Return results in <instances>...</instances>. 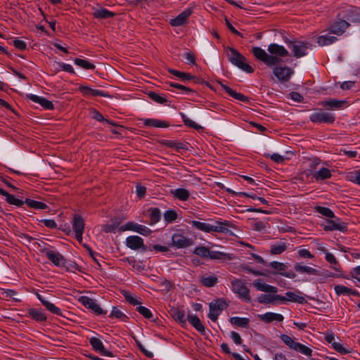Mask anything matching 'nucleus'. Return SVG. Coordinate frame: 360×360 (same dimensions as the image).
I'll return each mask as SVG.
<instances>
[{
	"label": "nucleus",
	"mask_w": 360,
	"mask_h": 360,
	"mask_svg": "<svg viewBox=\"0 0 360 360\" xmlns=\"http://www.w3.org/2000/svg\"><path fill=\"white\" fill-rule=\"evenodd\" d=\"M266 155L268 157H270V158L276 163H282L286 160V158L284 156H282L278 153H273L271 155L268 154Z\"/></svg>",
	"instance_id": "62"
},
{
	"label": "nucleus",
	"mask_w": 360,
	"mask_h": 360,
	"mask_svg": "<svg viewBox=\"0 0 360 360\" xmlns=\"http://www.w3.org/2000/svg\"><path fill=\"white\" fill-rule=\"evenodd\" d=\"M241 268L246 273L251 274L255 276L264 275V274L262 271L252 269L249 264H243L242 265Z\"/></svg>",
	"instance_id": "56"
},
{
	"label": "nucleus",
	"mask_w": 360,
	"mask_h": 360,
	"mask_svg": "<svg viewBox=\"0 0 360 360\" xmlns=\"http://www.w3.org/2000/svg\"><path fill=\"white\" fill-rule=\"evenodd\" d=\"M148 96L153 101L160 104H164L167 101V98L163 95H160L155 92H150Z\"/></svg>",
	"instance_id": "57"
},
{
	"label": "nucleus",
	"mask_w": 360,
	"mask_h": 360,
	"mask_svg": "<svg viewBox=\"0 0 360 360\" xmlns=\"http://www.w3.org/2000/svg\"><path fill=\"white\" fill-rule=\"evenodd\" d=\"M0 194L5 196L6 202L11 205L20 207L24 203L22 200L16 198L13 195L8 193L2 188H0Z\"/></svg>",
	"instance_id": "38"
},
{
	"label": "nucleus",
	"mask_w": 360,
	"mask_h": 360,
	"mask_svg": "<svg viewBox=\"0 0 360 360\" xmlns=\"http://www.w3.org/2000/svg\"><path fill=\"white\" fill-rule=\"evenodd\" d=\"M316 210L319 214H322L323 216L327 217L328 218H334V217H335L333 212L328 207L318 206L316 207Z\"/></svg>",
	"instance_id": "54"
},
{
	"label": "nucleus",
	"mask_w": 360,
	"mask_h": 360,
	"mask_svg": "<svg viewBox=\"0 0 360 360\" xmlns=\"http://www.w3.org/2000/svg\"><path fill=\"white\" fill-rule=\"evenodd\" d=\"M37 297L38 300L41 302V303L52 314L58 315V316H62V311L61 309L56 307L53 303L50 302L48 299L42 296L41 295L37 293Z\"/></svg>",
	"instance_id": "22"
},
{
	"label": "nucleus",
	"mask_w": 360,
	"mask_h": 360,
	"mask_svg": "<svg viewBox=\"0 0 360 360\" xmlns=\"http://www.w3.org/2000/svg\"><path fill=\"white\" fill-rule=\"evenodd\" d=\"M278 301L276 295H262L258 297V302L260 303L270 304Z\"/></svg>",
	"instance_id": "51"
},
{
	"label": "nucleus",
	"mask_w": 360,
	"mask_h": 360,
	"mask_svg": "<svg viewBox=\"0 0 360 360\" xmlns=\"http://www.w3.org/2000/svg\"><path fill=\"white\" fill-rule=\"evenodd\" d=\"M210 252V250L205 246L196 247L193 250L194 254L204 258H209Z\"/></svg>",
	"instance_id": "49"
},
{
	"label": "nucleus",
	"mask_w": 360,
	"mask_h": 360,
	"mask_svg": "<svg viewBox=\"0 0 360 360\" xmlns=\"http://www.w3.org/2000/svg\"><path fill=\"white\" fill-rule=\"evenodd\" d=\"M228 306V302L224 298L214 300L209 304V319L213 321H216L222 311Z\"/></svg>",
	"instance_id": "6"
},
{
	"label": "nucleus",
	"mask_w": 360,
	"mask_h": 360,
	"mask_svg": "<svg viewBox=\"0 0 360 360\" xmlns=\"http://www.w3.org/2000/svg\"><path fill=\"white\" fill-rule=\"evenodd\" d=\"M296 352H299L301 354L307 356H311L312 355L313 351L311 348L308 347L306 345H304L300 342L297 343L296 349H295Z\"/></svg>",
	"instance_id": "50"
},
{
	"label": "nucleus",
	"mask_w": 360,
	"mask_h": 360,
	"mask_svg": "<svg viewBox=\"0 0 360 360\" xmlns=\"http://www.w3.org/2000/svg\"><path fill=\"white\" fill-rule=\"evenodd\" d=\"M273 73L278 80L287 82L293 75L294 71L292 68L288 67L276 66L273 69Z\"/></svg>",
	"instance_id": "15"
},
{
	"label": "nucleus",
	"mask_w": 360,
	"mask_h": 360,
	"mask_svg": "<svg viewBox=\"0 0 360 360\" xmlns=\"http://www.w3.org/2000/svg\"><path fill=\"white\" fill-rule=\"evenodd\" d=\"M347 179L358 185H360V170H355L347 174Z\"/></svg>",
	"instance_id": "55"
},
{
	"label": "nucleus",
	"mask_w": 360,
	"mask_h": 360,
	"mask_svg": "<svg viewBox=\"0 0 360 360\" xmlns=\"http://www.w3.org/2000/svg\"><path fill=\"white\" fill-rule=\"evenodd\" d=\"M188 322L200 333L204 334L205 329L200 319L195 314H188L187 316Z\"/></svg>",
	"instance_id": "31"
},
{
	"label": "nucleus",
	"mask_w": 360,
	"mask_h": 360,
	"mask_svg": "<svg viewBox=\"0 0 360 360\" xmlns=\"http://www.w3.org/2000/svg\"><path fill=\"white\" fill-rule=\"evenodd\" d=\"M27 98L29 100L39 104L42 108H44L46 110H52L54 108V105L52 103V102L44 97L37 96L34 94H28L27 95Z\"/></svg>",
	"instance_id": "24"
},
{
	"label": "nucleus",
	"mask_w": 360,
	"mask_h": 360,
	"mask_svg": "<svg viewBox=\"0 0 360 360\" xmlns=\"http://www.w3.org/2000/svg\"><path fill=\"white\" fill-rule=\"evenodd\" d=\"M345 103V101L330 99L323 101L321 103V105L326 108L327 109L335 110L341 108Z\"/></svg>",
	"instance_id": "39"
},
{
	"label": "nucleus",
	"mask_w": 360,
	"mask_h": 360,
	"mask_svg": "<svg viewBox=\"0 0 360 360\" xmlns=\"http://www.w3.org/2000/svg\"><path fill=\"white\" fill-rule=\"evenodd\" d=\"M229 321L231 324L236 325L238 327L248 328L250 319L245 317L233 316L230 318Z\"/></svg>",
	"instance_id": "42"
},
{
	"label": "nucleus",
	"mask_w": 360,
	"mask_h": 360,
	"mask_svg": "<svg viewBox=\"0 0 360 360\" xmlns=\"http://www.w3.org/2000/svg\"><path fill=\"white\" fill-rule=\"evenodd\" d=\"M110 317L116 318L123 321H124L125 319L127 318V316L117 307L112 308L111 313L110 314Z\"/></svg>",
	"instance_id": "53"
},
{
	"label": "nucleus",
	"mask_w": 360,
	"mask_h": 360,
	"mask_svg": "<svg viewBox=\"0 0 360 360\" xmlns=\"http://www.w3.org/2000/svg\"><path fill=\"white\" fill-rule=\"evenodd\" d=\"M209 258L211 259L232 260L235 258L233 254L219 251L210 252Z\"/></svg>",
	"instance_id": "36"
},
{
	"label": "nucleus",
	"mask_w": 360,
	"mask_h": 360,
	"mask_svg": "<svg viewBox=\"0 0 360 360\" xmlns=\"http://www.w3.org/2000/svg\"><path fill=\"white\" fill-rule=\"evenodd\" d=\"M295 270L300 274H306L308 275L318 276L319 272L317 269L303 264L302 263H296L295 264Z\"/></svg>",
	"instance_id": "29"
},
{
	"label": "nucleus",
	"mask_w": 360,
	"mask_h": 360,
	"mask_svg": "<svg viewBox=\"0 0 360 360\" xmlns=\"http://www.w3.org/2000/svg\"><path fill=\"white\" fill-rule=\"evenodd\" d=\"M252 228L254 230L259 232H265L266 231V224L261 221L254 222L252 224Z\"/></svg>",
	"instance_id": "61"
},
{
	"label": "nucleus",
	"mask_w": 360,
	"mask_h": 360,
	"mask_svg": "<svg viewBox=\"0 0 360 360\" xmlns=\"http://www.w3.org/2000/svg\"><path fill=\"white\" fill-rule=\"evenodd\" d=\"M323 252L326 253V260L329 262L332 265V268L336 271H340V266L339 263L338 262L335 255L330 252H326L325 250H322Z\"/></svg>",
	"instance_id": "43"
},
{
	"label": "nucleus",
	"mask_w": 360,
	"mask_h": 360,
	"mask_svg": "<svg viewBox=\"0 0 360 360\" xmlns=\"http://www.w3.org/2000/svg\"><path fill=\"white\" fill-rule=\"evenodd\" d=\"M267 51L269 54L261 47L254 46L252 48L251 52L257 60L263 62L268 67H273L279 64L282 61L281 58L289 55L288 51L283 46L276 43L270 44L268 46Z\"/></svg>",
	"instance_id": "1"
},
{
	"label": "nucleus",
	"mask_w": 360,
	"mask_h": 360,
	"mask_svg": "<svg viewBox=\"0 0 360 360\" xmlns=\"http://www.w3.org/2000/svg\"><path fill=\"white\" fill-rule=\"evenodd\" d=\"M89 342L92 347V348L96 351L99 352L101 354L106 356H112V353L110 352L107 351L105 349L104 345L101 340L96 337H91L89 339Z\"/></svg>",
	"instance_id": "21"
},
{
	"label": "nucleus",
	"mask_w": 360,
	"mask_h": 360,
	"mask_svg": "<svg viewBox=\"0 0 360 360\" xmlns=\"http://www.w3.org/2000/svg\"><path fill=\"white\" fill-rule=\"evenodd\" d=\"M93 15L97 19H108L115 15L113 12L102 7L93 8Z\"/></svg>",
	"instance_id": "28"
},
{
	"label": "nucleus",
	"mask_w": 360,
	"mask_h": 360,
	"mask_svg": "<svg viewBox=\"0 0 360 360\" xmlns=\"http://www.w3.org/2000/svg\"><path fill=\"white\" fill-rule=\"evenodd\" d=\"M181 117L183 119L184 123L191 128H193L195 129H200L202 128L201 126H200L198 124H197L195 122L190 119L188 117H187L184 113H181Z\"/></svg>",
	"instance_id": "52"
},
{
	"label": "nucleus",
	"mask_w": 360,
	"mask_h": 360,
	"mask_svg": "<svg viewBox=\"0 0 360 360\" xmlns=\"http://www.w3.org/2000/svg\"><path fill=\"white\" fill-rule=\"evenodd\" d=\"M269 266L276 271V274H278L284 277L288 278H294L296 275L292 271H288V264L276 261L270 262Z\"/></svg>",
	"instance_id": "14"
},
{
	"label": "nucleus",
	"mask_w": 360,
	"mask_h": 360,
	"mask_svg": "<svg viewBox=\"0 0 360 360\" xmlns=\"http://www.w3.org/2000/svg\"><path fill=\"white\" fill-rule=\"evenodd\" d=\"M311 175L316 181L325 180L331 177V171L328 168L322 167L318 171L313 172Z\"/></svg>",
	"instance_id": "32"
},
{
	"label": "nucleus",
	"mask_w": 360,
	"mask_h": 360,
	"mask_svg": "<svg viewBox=\"0 0 360 360\" xmlns=\"http://www.w3.org/2000/svg\"><path fill=\"white\" fill-rule=\"evenodd\" d=\"M79 302L84 305L86 308L91 310L94 313L97 315L105 314L106 311L103 310L100 305L97 303V301L94 299L90 298L88 296H81L79 298Z\"/></svg>",
	"instance_id": "12"
},
{
	"label": "nucleus",
	"mask_w": 360,
	"mask_h": 360,
	"mask_svg": "<svg viewBox=\"0 0 360 360\" xmlns=\"http://www.w3.org/2000/svg\"><path fill=\"white\" fill-rule=\"evenodd\" d=\"M143 124L148 127H153L155 128H166L169 126V124L163 120L157 119L147 118L144 119Z\"/></svg>",
	"instance_id": "37"
},
{
	"label": "nucleus",
	"mask_w": 360,
	"mask_h": 360,
	"mask_svg": "<svg viewBox=\"0 0 360 360\" xmlns=\"http://www.w3.org/2000/svg\"><path fill=\"white\" fill-rule=\"evenodd\" d=\"M334 290L337 295H354L359 296L358 291L352 290L347 286L342 285H336L334 286Z\"/></svg>",
	"instance_id": "30"
},
{
	"label": "nucleus",
	"mask_w": 360,
	"mask_h": 360,
	"mask_svg": "<svg viewBox=\"0 0 360 360\" xmlns=\"http://www.w3.org/2000/svg\"><path fill=\"white\" fill-rule=\"evenodd\" d=\"M41 252L56 266L65 268L67 271L77 270L78 269L77 264L75 262L68 263L63 255L56 250L44 248L41 250Z\"/></svg>",
	"instance_id": "3"
},
{
	"label": "nucleus",
	"mask_w": 360,
	"mask_h": 360,
	"mask_svg": "<svg viewBox=\"0 0 360 360\" xmlns=\"http://www.w3.org/2000/svg\"><path fill=\"white\" fill-rule=\"evenodd\" d=\"M325 231H333L338 230L344 231L347 229L346 224L344 222L340 221V219L328 220L327 224L324 226Z\"/></svg>",
	"instance_id": "27"
},
{
	"label": "nucleus",
	"mask_w": 360,
	"mask_h": 360,
	"mask_svg": "<svg viewBox=\"0 0 360 360\" xmlns=\"http://www.w3.org/2000/svg\"><path fill=\"white\" fill-rule=\"evenodd\" d=\"M84 226L85 223L83 218L78 214H75L72 220V228L75 238L79 243H82L83 240L82 236L84 231Z\"/></svg>",
	"instance_id": "10"
},
{
	"label": "nucleus",
	"mask_w": 360,
	"mask_h": 360,
	"mask_svg": "<svg viewBox=\"0 0 360 360\" xmlns=\"http://www.w3.org/2000/svg\"><path fill=\"white\" fill-rule=\"evenodd\" d=\"M192 13L193 9L191 8H186L179 13L176 18L171 19L169 24L173 27H179L184 25Z\"/></svg>",
	"instance_id": "16"
},
{
	"label": "nucleus",
	"mask_w": 360,
	"mask_h": 360,
	"mask_svg": "<svg viewBox=\"0 0 360 360\" xmlns=\"http://www.w3.org/2000/svg\"><path fill=\"white\" fill-rule=\"evenodd\" d=\"M74 63L76 65L85 70H94L95 68V65L93 63L85 59L76 58L75 59Z\"/></svg>",
	"instance_id": "45"
},
{
	"label": "nucleus",
	"mask_w": 360,
	"mask_h": 360,
	"mask_svg": "<svg viewBox=\"0 0 360 360\" xmlns=\"http://www.w3.org/2000/svg\"><path fill=\"white\" fill-rule=\"evenodd\" d=\"M288 46L292 50L295 57L301 58L308 53L311 45L307 41L296 40L290 41Z\"/></svg>",
	"instance_id": "8"
},
{
	"label": "nucleus",
	"mask_w": 360,
	"mask_h": 360,
	"mask_svg": "<svg viewBox=\"0 0 360 360\" xmlns=\"http://www.w3.org/2000/svg\"><path fill=\"white\" fill-rule=\"evenodd\" d=\"M169 314L176 321H178L181 324L186 323L185 313L184 311H181L178 308L173 307L170 309Z\"/></svg>",
	"instance_id": "41"
},
{
	"label": "nucleus",
	"mask_w": 360,
	"mask_h": 360,
	"mask_svg": "<svg viewBox=\"0 0 360 360\" xmlns=\"http://www.w3.org/2000/svg\"><path fill=\"white\" fill-rule=\"evenodd\" d=\"M136 310L146 319H151L153 318V314L151 311L146 308V307L141 306L140 304L137 306Z\"/></svg>",
	"instance_id": "58"
},
{
	"label": "nucleus",
	"mask_w": 360,
	"mask_h": 360,
	"mask_svg": "<svg viewBox=\"0 0 360 360\" xmlns=\"http://www.w3.org/2000/svg\"><path fill=\"white\" fill-rule=\"evenodd\" d=\"M169 72L172 75L180 78L182 81H188V80H191L193 78V77L191 75H190L189 73L180 72V71H178V70H176L174 69H169Z\"/></svg>",
	"instance_id": "46"
},
{
	"label": "nucleus",
	"mask_w": 360,
	"mask_h": 360,
	"mask_svg": "<svg viewBox=\"0 0 360 360\" xmlns=\"http://www.w3.org/2000/svg\"><path fill=\"white\" fill-rule=\"evenodd\" d=\"M199 282L206 288H212L218 283V277L214 274H205L199 276Z\"/></svg>",
	"instance_id": "23"
},
{
	"label": "nucleus",
	"mask_w": 360,
	"mask_h": 360,
	"mask_svg": "<svg viewBox=\"0 0 360 360\" xmlns=\"http://www.w3.org/2000/svg\"><path fill=\"white\" fill-rule=\"evenodd\" d=\"M120 229L122 231H131L144 236H148L152 233V231L148 227L139 224L134 221L127 222L121 226Z\"/></svg>",
	"instance_id": "11"
},
{
	"label": "nucleus",
	"mask_w": 360,
	"mask_h": 360,
	"mask_svg": "<svg viewBox=\"0 0 360 360\" xmlns=\"http://www.w3.org/2000/svg\"><path fill=\"white\" fill-rule=\"evenodd\" d=\"M126 245L131 250H145L143 240L138 236H131L126 238Z\"/></svg>",
	"instance_id": "20"
},
{
	"label": "nucleus",
	"mask_w": 360,
	"mask_h": 360,
	"mask_svg": "<svg viewBox=\"0 0 360 360\" xmlns=\"http://www.w3.org/2000/svg\"><path fill=\"white\" fill-rule=\"evenodd\" d=\"M191 224L195 229L205 233H228L231 224L228 221H216L214 224L199 221H192Z\"/></svg>",
	"instance_id": "2"
},
{
	"label": "nucleus",
	"mask_w": 360,
	"mask_h": 360,
	"mask_svg": "<svg viewBox=\"0 0 360 360\" xmlns=\"http://www.w3.org/2000/svg\"><path fill=\"white\" fill-rule=\"evenodd\" d=\"M232 291L238 295L239 297L247 302L251 301L250 290L245 284L240 279L233 278L231 281Z\"/></svg>",
	"instance_id": "7"
},
{
	"label": "nucleus",
	"mask_w": 360,
	"mask_h": 360,
	"mask_svg": "<svg viewBox=\"0 0 360 360\" xmlns=\"http://www.w3.org/2000/svg\"><path fill=\"white\" fill-rule=\"evenodd\" d=\"M258 318L266 323H269L273 321L282 322L284 319L282 314L274 312H266L263 314H258Z\"/></svg>",
	"instance_id": "25"
},
{
	"label": "nucleus",
	"mask_w": 360,
	"mask_h": 360,
	"mask_svg": "<svg viewBox=\"0 0 360 360\" xmlns=\"http://www.w3.org/2000/svg\"><path fill=\"white\" fill-rule=\"evenodd\" d=\"M298 255L302 258L312 259L314 257V255L307 249L299 250Z\"/></svg>",
	"instance_id": "63"
},
{
	"label": "nucleus",
	"mask_w": 360,
	"mask_h": 360,
	"mask_svg": "<svg viewBox=\"0 0 360 360\" xmlns=\"http://www.w3.org/2000/svg\"><path fill=\"white\" fill-rule=\"evenodd\" d=\"M164 218L165 221L168 222H172L177 218V214L174 210H169L165 212Z\"/></svg>",
	"instance_id": "60"
},
{
	"label": "nucleus",
	"mask_w": 360,
	"mask_h": 360,
	"mask_svg": "<svg viewBox=\"0 0 360 360\" xmlns=\"http://www.w3.org/2000/svg\"><path fill=\"white\" fill-rule=\"evenodd\" d=\"M172 245L177 248H185L193 245V241L184 233L177 232L172 237Z\"/></svg>",
	"instance_id": "13"
},
{
	"label": "nucleus",
	"mask_w": 360,
	"mask_h": 360,
	"mask_svg": "<svg viewBox=\"0 0 360 360\" xmlns=\"http://www.w3.org/2000/svg\"><path fill=\"white\" fill-rule=\"evenodd\" d=\"M288 244L283 241H278L271 245L270 252L271 255H281L288 248Z\"/></svg>",
	"instance_id": "34"
},
{
	"label": "nucleus",
	"mask_w": 360,
	"mask_h": 360,
	"mask_svg": "<svg viewBox=\"0 0 360 360\" xmlns=\"http://www.w3.org/2000/svg\"><path fill=\"white\" fill-rule=\"evenodd\" d=\"M150 219L151 224H155L158 222L161 217V212L158 208H151L150 210Z\"/></svg>",
	"instance_id": "48"
},
{
	"label": "nucleus",
	"mask_w": 360,
	"mask_h": 360,
	"mask_svg": "<svg viewBox=\"0 0 360 360\" xmlns=\"http://www.w3.org/2000/svg\"><path fill=\"white\" fill-rule=\"evenodd\" d=\"M309 120L314 123H333L335 121V116L331 112L318 110L309 115Z\"/></svg>",
	"instance_id": "9"
},
{
	"label": "nucleus",
	"mask_w": 360,
	"mask_h": 360,
	"mask_svg": "<svg viewBox=\"0 0 360 360\" xmlns=\"http://www.w3.org/2000/svg\"><path fill=\"white\" fill-rule=\"evenodd\" d=\"M171 193L174 198L181 201H186L190 197V192L184 188L172 190Z\"/></svg>",
	"instance_id": "35"
},
{
	"label": "nucleus",
	"mask_w": 360,
	"mask_h": 360,
	"mask_svg": "<svg viewBox=\"0 0 360 360\" xmlns=\"http://www.w3.org/2000/svg\"><path fill=\"white\" fill-rule=\"evenodd\" d=\"M226 55L229 60L242 70L248 73L254 72V69L247 63L245 58L235 49L228 47Z\"/></svg>",
	"instance_id": "4"
},
{
	"label": "nucleus",
	"mask_w": 360,
	"mask_h": 360,
	"mask_svg": "<svg viewBox=\"0 0 360 360\" xmlns=\"http://www.w3.org/2000/svg\"><path fill=\"white\" fill-rule=\"evenodd\" d=\"M230 337L236 345H240L242 343V338L239 333L232 331L231 332Z\"/></svg>",
	"instance_id": "64"
},
{
	"label": "nucleus",
	"mask_w": 360,
	"mask_h": 360,
	"mask_svg": "<svg viewBox=\"0 0 360 360\" xmlns=\"http://www.w3.org/2000/svg\"><path fill=\"white\" fill-rule=\"evenodd\" d=\"M25 202L28 207L35 210H45L47 208V205L43 202H39L27 198L25 200Z\"/></svg>",
	"instance_id": "44"
},
{
	"label": "nucleus",
	"mask_w": 360,
	"mask_h": 360,
	"mask_svg": "<svg viewBox=\"0 0 360 360\" xmlns=\"http://www.w3.org/2000/svg\"><path fill=\"white\" fill-rule=\"evenodd\" d=\"M276 298H278V300L281 302H297V303L302 304L305 302L304 297L297 295L296 292H291V291H288L285 293V296H282L281 295H276Z\"/></svg>",
	"instance_id": "19"
},
{
	"label": "nucleus",
	"mask_w": 360,
	"mask_h": 360,
	"mask_svg": "<svg viewBox=\"0 0 360 360\" xmlns=\"http://www.w3.org/2000/svg\"><path fill=\"white\" fill-rule=\"evenodd\" d=\"M332 34H333L330 33L328 30L322 32L321 34L316 39L317 44L320 46H328L334 44L338 41V38Z\"/></svg>",
	"instance_id": "17"
},
{
	"label": "nucleus",
	"mask_w": 360,
	"mask_h": 360,
	"mask_svg": "<svg viewBox=\"0 0 360 360\" xmlns=\"http://www.w3.org/2000/svg\"><path fill=\"white\" fill-rule=\"evenodd\" d=\"M123 295L125 300L130 304L133 305H139L141 304V301L135 295L127 292H124Z\"/></svg>",
	"instance_id": "59"
},
{
	"label": "nucleus",
	"mask_w": 360,
	"mask_h": 360,
	"mask_svg": "<svg viewBox=\"0 0 360 360\" xmlns=\"http://www.w3.org/2000/svg\"><path fill=\"white\" fill-rule=\"evenodd\" d=\"M281 339L290 349L295 351L298 343L297 342H295L291 337L288 335H282L281 336Z\"/></svg>",
	"instance_id": "47"
},
{
	"label": "nucleus",
	"mask_w": 360,
	"mask_h": 360,
	"mask_svg": "<svg viewBox=\"0 0 360 360\" xmlns=\"http://www.w3.org/2000/svg\"><path fill=\"white\" fill-rule=\"evenodd\" d=\"M252 285L259 291L272 293L278 292V288L276 287L266 284L261 279L254 281Z\"/></svg>",
	"instance_id": "26"
},
{
	"label": "nucleus",
	"mask_w": 360,
	"mask_h": 360,
	"mask_svg": "<svg viewBox=\"0 0 360 360\" xmlns=\"http://www.w3.org/2000/svg\"><path fill=\"white\" fill-rule=\"evenodd\" d=\"M349 23L344 20H340L333 23L328 29L333 34L340 36L349 27Z\"/></svg>",
	"instance_id": "18"
},
{
	"label": "nucleus",
	"mask_w": 360,
	"mask_h": 360,
	"mask_svg": "<svg viewBox=\"0 0 360 360\" xmlns=\"http://www.w3.org/2000/svg\"><path fill=\"white\" fill-rule=\"evenodd\" d=\"M324 339L328 343L331 345L334 350L341 354H347L352 352V349L347 345L342 343L332 332H326L324 334Z\"/></svg>",
	"instance_id": "5"
},
{
	"label": "nucleus",
	"mask_w": 360,
	"mask_h": 360,
	"mask_svg": "<svg viewBox=\"0 0 360 360\" xmlns=\"http://www.w3.org/2000/svg\"><path fill=\"white\" fill-rule=\"evenodd\" d=\"M28 314L30 317L39 322H44L47 319L46 314L42 309L31 308L28 310Z\"/></svg>",
	"instance_id": "33"
},
{
	"label": "nucleus",
	"mask_w": 360,
	"mask_h": 360,
	"mask_svg": "<svg viewBox=\"0 0 360 360\" xmlns=\"http://www.w3.org/2000/svg\"><path fill=\"white\" fill-rule=\"evenodd\" d=\"M221 88L227 93L229 96L234 98L235 99H237L238 101H247V97L240 93L236 92L233 89H231L229 86H228L226 84H224L222 83H220Z\"/></svg>",
	"instance_id": "40"
}]
</instances>
